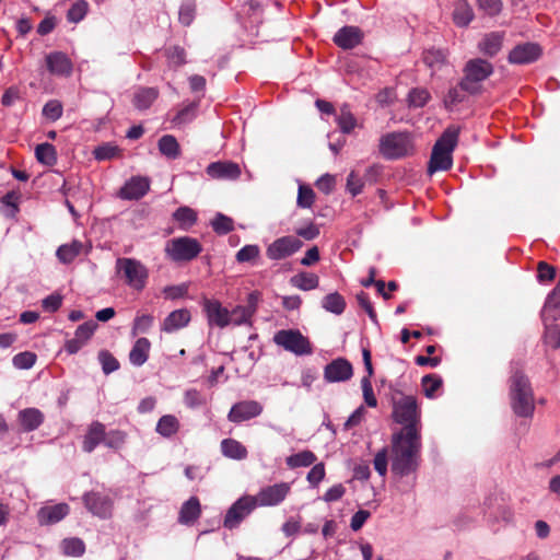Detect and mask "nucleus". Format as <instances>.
<instances>
[{
  "label": "nucleus",
  "instance_id": "nucleus-1",
  "mask_svg": "<svg viewBox=\"0 0 560 560\" xmlns=\"http://www.w3.org/2000/svg\"><path fill=\"white\" fill-rule=\"evenodd\" d=\"M421 436L407 432V435H392V472L397 477L415 474L421 460Z\"/></svg>",
  "mask_w": 560,
  "mask_h": 560
},
{
  "label": "nucleus",
  "instance_id": "nucleus-2",
  "mask_svg": "<svg viewBox=\"0 0 560 560\" xmlns=\"http://www.w3.org/2000/svg\"><path fill=\"white\" fill-rule=\"evenodd\" d=\"M392 405L393 420L402 425L394 434L407 435L408 432L421 436V409L417 398L412 395H404L400 390H395L392 396Z\"/></svg>",
  "mask_w": 560,
  "mask_h": 560
},
{
  "label": "nucleus",
  "instance_id": "nucleus-3",
  "mask_svg": "<svg viewBox=\"0 0 560 560\" xmlns=\"http://www.w3.org/2000/svg\"><path fill=\"white\" fill-rule=\"evenodd\" d=\"M510 405L513 412L521 418H532L535 411L534 390L529 378L515 370L509 380Z\"/></svg>",
  "mask_w": 560,
  "mask_h": 560
},
{
  "label": "nucleus",
  "instance_id": "nucleus-4",
  "mask_svg": "<svg viewBox=\"0 0 560 560\" xmlns=\"http://www.w3.org/2000/svg\"><path fill=\"white\" fill-rule=\"evenodd\" d=\"M459 128L455 126L447 127L433 145L430 162L428 165L429 174L439 171H447L453 165L452 153L457 145Z\"/></svg>",
  "mask_w": 560,
  "mask_h": 560
},
{
  "label": "nucleus",
  "instance_id": "nucleus-5",
  "mask_svg": "<svg viewBox=\"0 0 560 560\" xmlns=\"http://www.w3.org/2000/svg\"><path fill=\"white\" fill-rule=\"evenodd\" d=\"M115 270L130 289L141 292L147 287L149 270L140 260L129 257L117 258Z\"/></svg>",
  "mask_w": 560,
  "mask_h": 560
},
{
  "label": "nucleus",
  "instance_id": "nucleus-6",
  "mask_svg": "<svg viewBox=\"0 0 560 560\" xmlns=\"http://www.w3.org/2000/svg\"><path fill=\"white\" fill-rule=\"evenodd\" d=\"M202 252V245L197 238L180 236L170 240L165 246L166 256L174 262L191 261Z\"/></svg>",
  "mask_w": 560,
  "mask_h": 560
},
{
  "label": "nucleus",
  "instance_id": "nucleus-7",
  "mask_svg": "<svg viewBox=\"0 0 560 560\" xmlns=\"http://www.w3.org/2000/svg\"><path fill=\"white\" fill-rule=\"evenodd\" d=\"M493 73V66L481 58L467 61L464 68V78L460 85L469 94H476L480 91V82L488 79Z\"/></svg>",
  "mask_w": 560,
  "mask_h": 560
},
{
  "label": "nucleus",
  "instance_id": "nucleus-8",
  "mask_svg": "<svg viewBox=\"0 0 560 560\" xmlns=\"http://www.w3.org/2000/svg\"><path fill=\"white\" fill-rule=\"evenodd\" d=\"M412 151L413 144L408 132H390L381 138L380 152L386 159H400Z\"/></svg>",
  "mask_w": 560,
  "mask_h": 560
},
{
  "label": "nucleus",
  "instance_id": "nucleus-9",
  "mask_svg": "<svg viewBox=\"0 0 560 560\" xmlns=\"http://www.w3.org/2000/svg\"><path fill=\"white\" fill-rule=\"evenodd\" d=\"M273 341L296 355L311 354L313 349L310 340L298 329H282L275 334Z\"/></svg>",
  "mask_w": 560,
  "mask_h": 560
},
{
  "label": "nucleus",
  "instance_id": "nucleus-10",
  "mask_svg": "<svg viewBox=\"0 0 560 560\" xmlns=\"http://www.w3.org/2000/svg\"><path fill=\"white\" fill-rule=\"evenodd\" d=\"M256 500L253 495H244L235 501L228 510L223 526L228 529H234L255 510Z\"/></svg>",
  "mask_w": 560,
  "mask_h": 560
},
{
  "label": "nucleus",
  "instance_id": "nucleus-11",
  "mask_svg": "<svg viewBox=\"0 0 560 560\" xmlns=\"http://www.w3.org/2000/svg\"><path fill=\"white\" fill-rule=\"evenodd\" d=\"M303 242L295 236H282L275 240L266 249V255L271 260H281L300 250Z\"/></svg>",
  "mask_w": 560,
  "mask_h": 560
},
{
  "label": "nucleus",
  "instance_id": "nucleus-12",
  "mask_svg": "<svg viewBox=\"0 0 560 560\" xmlns=\"http://www.w3.org/2000/svg\"><path fill=\"white\" fill-rule=\"evenodd\" d=\"M291 487L288 482H280L272 486L260 489L257 495L254 497L256 500V506H275L280 504L289 494Z\"/></svg>",
  "mask_w": 560,
  "mask_h": 560
},
{
  "label": "nucleus",
  "instance_id": "nucleus-13",
  "mask_svg": "<svg viewBox=\"0 0 560 560\" xmlns=\"http://www.w3.org/2000/svg\"><path fill=\"white\" fill-rule=\"evenodd\" d=\"M84 506L95 516L108 518L112 516L113 500L101 492L90 491L83 495Z\"/></svg>",
  "mask_w": 560,
  "mask_h": 560
},
{
  "label": "nucleus",
  "instance_id": "nucleus-14",
  "mask_svg": "<svg viewBox=\"0 0 560 560\" xmlns=\"http://www.w3.org/2000/svg\"><path fill=\"white\" fill-rule=\"evenodd\" d=\"M542 55L541 47L536 43H523L516 45L508 56L512 65H526L537 61Z\"/></svg>",
  "mask_w": 560,
  "mask_h": 560
},
{
  "label": "nucleus",
  "instance_id": "nucleus-15",
  "mask_svg": "<svg viewBox=\"0 0 560 560\" xmlns=\"http://www.w3.org/2000/svg\"><path fill=\"white\" fill-rule=\"evenodd\" d=\"M262 410L261 404L256 400H242L232 406L228 419L233 423H241L258 417Z\"/></svg>",
  "mask_w": 560,
  "mask_h": 560
},
{
  "label": "nucleus",
  "instance_id": "nucleus-16",
  "mask_svg": "<svg viewBox=\"0 0 560 560\" xmlns=\"http://www.w3.org/2000/svg\"><path fill=\"white\" fill-rule=\"evenodd\" d=\"M353 375L352 364L345 358H337L324 369V378L328 383H339L350 380Z\"/></svg>",
  "mask_w": 560,
  "mask_h": 560
},
{
  "label": "nucleus",
  "instance_id": "nucleus-17",
  "mask_svg": "<svg viewBox=\"0 0 560 560\" xmlns=\"http://www.w3.org/2000/svg\"><path fill=\"white\" fill-rule=\"evenodd\" d=\"M363 32L358 26L347 25L337 31L332 42L340 48L348 50L362 43Z\"/></svg>",
  "mask_w": 560,
  "mask_h": 560
},
{
  "label": "nucleus",
  "instance_id": "nucleus-18",
  "mask_svg": "<svg viewBox=\"0 0 560 560\" xmlns=\"http://www.w3.org/2000/svg\"><path fill=\"white\" fill-rule=\"evenodd\" d=\"M46 66L52 75L70 77L73 71L71 59L62 51H52L46 56Z\"/></svg>",
  "mask_w": 560,
  "mask_h": 560
},
{
  "label": "nucleus",
  "instance_id": "nucleus-19",
  "mask_svg": "<svg viewBox=\"0 0 560 560\" xmlns=\"http://www.w3.org/2000/svg\"><path fill=\"white\" fill-rule=\"evenodd\" d=\"M105 430L106 427L104 423L94 420L92 421L86 429L85 434L82 440V450L85 453H92L98 445L105 443Z\"/></svg>",
  "mask_w": 560,
  "mask_h": 560
},
{
  "label": "nucleus",
  "instance_id": "nucleus-20",
  "mask_svg": "<svg viewBox=\"0 0 560 560\" xmlns=\"http://www.w3.org/2000/svg\"><path fill=\"white\" fill-rule=\"evenodd\" d=\"M150 189V180L147 177H131L119 190V197L125 200H138Z\"/></svg>",
  "mask_w": 560,
  "mask_h": 560
},
{
  "label": "nucleus",
  "instance_id": "nucleus-21",
  "mask_svg": "<svg viewBox=\"0 0 560 560\" xmlns=\"http://www.w3.org/2000/svg\"><path fill=\"white\" fill-rule=\"evenodd\" d=\"M203 308L210 324L220 328H224L230 325V311L223 307L218 300L206 299L203 302Z\"/></svg>",
  "mask_w": 560,
  "mask_h": 560
},
{
  "label": "nucleus",
  "instance_id": "nucleus-22",
  "mask_svg": "<svg viewBox=\"0 0 560 560\" xmlns=\"http://www.w3.org/2000/svg\"><path fill=\"white\" fill-rule=\"evenodd\" d=\"M207 174L214 179H236L241 175V168L234 162L219 161L207 166Z\"/></svg>",
  "mask_w": 560,
  "mask_h": 560
},
{
  "label": "nucleus",
  "instance_id": "nucleus-23",
  "mask_svg": "<svg viewBox=\"0 0 560 560\" xmlns=\"http://www.w3.org/2000/svg\"><path fill=\"white\" fill-rule=\"evenodd\" d=\"M504 38V32H490L478 43V49L482 55L492 58L502 49Z\"/></svg>",
  "mask_w": 560,
  "mask_h": 560
},
{
  "label": "nucleus",
  "instance_id": "nucleus-24",
  "mask_svg": "<svg viewBox=\"0 0 560 560\" xmlns=\"http://www.w3.org/2000/svg\"><path fill=\"white\" fill-rule=\"evenodd\" d=\"M44 413L37 408H25L18 415V421L24 432L38 429L44 422Z\"/></svg>",
  "mask_w": 560,
  "mask_h": 560
},
{
  "label": "nucleus",
  "instance_id": "nucleus-25",
  "mask_svg": "<svg viewBox=\"0 0 560 560\" xmlns=\"http://www.w3.org/2000/svg\"><path fill=\"white\" fill-rule=\"evenodd\" d=\"M190 318V312L186 308L173 311L165 317L162 324V330L165 332H173L184 328L189 324Z\"/></svg>",
  "mask_w": 560,
  "mask_h": 560
},
{
  "label": "nucleus",
  "instance_id": "nucleus-26",
  "mask_svg": "<svg viewBox=\"0 0 560 560\" xmlns=\"http://www.w3.org/2000/svg\"><path fill=\"white\" fill-rule=\"evenodd\" d=\"M201 515L200 501L197 497H191L189 500L183 503L178 522L183 525H192Z\"/></svg>",
  "mask_w": 560,
  "mask_h": 560
},
{
  "label": "nucleus",
  "instance_id": "nucleus-27",
  "mask_svg": "<svg viewBox=\"0 0 560 560\" xmlns=\"http://www.w3.org/2000/svg\"><path fill=\"white\" fill-rule=\"evenodd\" d=\"M151 342L148 338L141 337L137 339L129 352V361L135 366L143 365L149 358Z\"/></svg>",
  "mask_w": 560,
  "mask_h": 560
},
{
  "label": "nucleus",
  "instance_id": "nucleus-28",
  "mask_svg": "<svg viewBox=\"0 0 560 560\" xmlns=\"http://www.w3.org/2000/svg\"><path fill=\"white\" fill-rule=\"evenodd\" d=\"M69 505L59 503L51 506L42 508L38 517L40 523L55 524L65 518L69 513Z\"/></svg>",
  "mask_w": 560,
  "mask_h": 560
},
{
  "label": "nucleus",
  "instance_id": "nucleus-29",
  "mask_svg": "<svg viewBox=\"0 0 560 560\" xmlns=\"http://www.w3.org/2000/svg\"><path fill=\"white\" fill-rule=\"evenodd\" d=\"M159 97V90L156 88L141 86L137 89L132 97L133 106L139 110H145Z\"/></svg>",
  "mask_w": 560,
  "mask_h": 560
},
{
  "label": "nucleus",
  "instance_id": "nucleus-30",
  "mask_svg": "<svg viewBox=\"0 0 560 560\" xmlns=\"http://www.w3.org/2000/svg\"><path fill=\"white\" fill-rule=\"evenodd\" d=\"M221 452L225 457L242 460L248 455L247 448L237 440L224 439L221 442Z\"/></svg>",
  "mask_w": 560,
  "mask_h": 560
},
{
  "label": "nucleus",
  "instance_id": "nucleus-31",
  "mask_svg": "<svg viewBox=\"0 0 560 560\" xmlns=\"http://www.w3.org/2000/svg\"><path fill=\"white\" fill-rule=\"evenodd\" d=\"M83 244L78 240H73L69 244H63L58 247L56 256L62 264L72 262L82 252Z\"/></svg>",
  "mask_w": 560,
  "mask_h": 560
},
{
  "label": "nucleus",
  "instance_id": "nucleus-32",
  "mask_svg": "<svg viewBox=\"0 0 560 560\" xmlns=\"http://www.w3.org/2000/svg\"><path fill=\"white\" fill-rule=\"evenodd\" d=\"M173 219L180 230L188 231L197 222V212L187 206H182L173 213Z\"/></svg>",
  "mask_w": 560,
  "mask_h": 560
},
{
  "label": "nucleus",
  "instance_id": "nucleus-33",
  "mask_svg": "<svg viewBox=\"0 0 560 560\" xmlns=\"http://www.w3.org/2000/svg\"><path fill=\"white\" fill-rule=\"evenodd\" d=\"M179 430V421L173 415L162 416L158 423L155 431L163 438H171Z\"/></svg>",
  "mask_w": 560,
  "mask_h": 560
},
{
  "label": "nucleus",
  "instance_id": "nucleus-34",
  "mask_svg": "<svg viewBox=\"0 0 560 560\" xmlns=\"http://www.w3.org/2000/svg\"><path fill=\"white\" fill-rule=\"evenodd\" d=\"M290 282L293 287L303 290L310 291L314 290L319 284V278L315 273L302 271L290 279Z\"/></svg>",
  "mask_w": 560,
  "mask_h": 560
},
{
  "label": "nucleus",
  "instance_id": "nucleus-35",
  "mask_svg": "<svg viewBox=\"0 0 560 560\" xmlns=\"http://www.w3.org/2000/svg\"><path fill=\"white\" fill-rule=\"evenodd\" d=\"M317 460L316 455L308 450L302 451L300 453L290 455L285 458V463L289 468L294 469L299 467H308L314 465Z\"/></svg>",
  "mask_w": 560,
  "mask_h": 560
},
{
  "label": "nucleus",
  "instance_id": "nucleus-36",
  "mask_svg": "<svg viewBox=\"0 0 560 560\" xmlns=\"http://www.w3.org/2000/svg\"><path fill=\"white\" fill-rule=\"evenodd\" d=\"M35 156L39 163L47 166H52L57 163L56 148L48 142L40 143L36 147Z\"/></svg>",
  "mask_w": 560,
  "mask_h": 560
},
{
  "label": "nucleus",
  "instance_id": "nucleus-37",
  "mask_svg": "<svg viewBox=\"0 0 560 560\" xmlns=\"http://www.w3.org/2000/svg\"><path fill=\"white\" fill-rule=\"evenodd\" d=\"M160 152L168 159H176L180 154L179 144L176 138L172 135H165L159 140Z\"/></svg>",
  "mask_w": 560,
  "mask_h": 560
},
{
  "label": "nucleus",
  "instance_id": "nucleus-38",
  "mask_svg": "<svg viewBox=\"0 0 560 560\" xmlns=\"http://www.w3.org/2000/svg\"><path fill=\"white\" fill-rule=\"evenodd\" d=\"M474 19L471 7L466 1L456 4L453 12V20L457 26H467Z\"/></svg>",
  "mask_w": 560,
  "mask_h": 560
},
{
  "label": "nucleus",
  "instance_id": "nucleus-39",
  "mask_svg": "<svg viewBox=\"0 0 560 560\" xmlns=\"http://www.w3.org/2000/svg\"><path fill=\"white\" fill-rule=\"evenodd\" d=\"M322 305L327 312L340 315L346 308V301L341 294L334 292L323 299Z\"/></svg>",
  "mask_w": 560,
  "mask_h": 560
},
{
  "label": "nucleus",
  "instance_id": "nucleus-40",
  "mask_svg": "<svg viewBox=\"0 0 560 560\" xmlns=\"http://www.w3.org/2000/svg\"><path fill=\"white\" fill-rule=\"evenodd\" d=\"M336 121L343 133H350L357 126V119L347 104L340 107Z\"/></svg>",
  "mask_w": 560,
  "mask_h": 560
},
{
  "label": "nucleus",
  "instance_id": "nucleus-41",
  "mask_svg": "<svg viewBox=\"0 0 560 560\" xmlns=\"http://www.w3.org/2000/svg\"><path fill=\"white\" fill-rule=\"evenodd\" d=\"M165 57L167 59L168 67L177 69L186 63V51L180 46H171L165 49Z\"/></svg>",
  "mask_w": 560,
  "mask_h": 560
},
{
  "label": "nucleus",
  "instance_id": "nucleus-42",
  "mask_svg": "<svg viewBox=\"0 0 560 560\" xmlns=\"http://www.w3.org/2000/svg\"><path fill=\"white\" fill-rule=\"evenodd\" d=\"M423 62L431 69H440L446 61V54L442 49H428L423 52Z\"/></svg>",
  "mask_w": 560,
  "mask_h": 560
},
{
  "label": "nucleus",
  "instance_id": "nucleus-43",
  "mask_svg": "<svg viewBox=\"0 0 560 560\" xmlns=\"http://www.w3.org/2000/svg\"><path fill=\"white\" fill-rule=\"evenodd\" d=\"M211 226L217 234L225 235L234 230V221L223 213H217L211 221Z\"/></svg>",
  "mask_w": 560,
  "mask_h": 560
},
{
  "label": "nucleus",
  "instance_id": "nucleus-44",
  "mask_svg": "<svg viewBox=\"0 0 560 560\" xmlns=\"http://www.w3.org/2000/svg\"><path fill=\"white\" fill-rule=\"evenodd\" d=\"M260 256V248L256 244L243 246L235 255V259L240 264L250 262L255 264Z\"/></svg>",
  "mask_w": 560,
  "mask_h": 560
},
{
  "label": "nucleus",
  "instance_id": "nucleus-45",
  "mask_svg": "<svg viewBox=\"0 0 560 560\" xmlns=\"http://www.w3.org/2000/svg\"><path fill=\"white\" fill-rule=\"evenodd\" d=\"M443 380L441 376L436 374H428L422 377L421 386L423 389V394L428 398H433L435 392L442 386Z\"/></svg>",
  "mask_w": 560,
  "mask_h": 560
},
{
  "label": "nucleus",
  "instance_id": "nucleus-46",
  "mask_svg": "<svg viewBox=\"0 0 560 560\" xmlns=\"http://www.w3.org/2000/svg\"><path fill=\"white\" fill-rule=\"evenodd\" d=\"M63 553L71 557H81L85 552V544L80 538H67L62 541Z\"/></svg>",
  "mask_w": 560,
  "mask_h": 560
},
{
  "label": "nucleus",
  "instance_id": "nucleus-47",
  "mask_svg": "<svg viewBox=\"0 0 560 560\" xmlns=\"http://www.w3.org/2000/svg\"><path fill=\"white\" fill-rule=\"evenodd\" d=\"M105 443L104 445L108 448L119 450L124 446L127 440V433L122 430H105Z\"/></svg>",
  "mask_w": 560,
  "mask_h": 560
},
{
  "label": "nucleus",
  "instance_id": "nucleus-48",
  "mask_svg": "<svg viewBox=\"0 0 560 560\" xmlns=\"http://www.w3.org/2000/svg\"><path fill=\"white\" fill-rule=\"evenodd\" d=\"M89 10V3L85 0H77L67 12V19L71 23L82 21Z\"/></svg>",
  "mask_w": 560,
  "mask_h": 560
},
{
  "label": "nucleus",
  "instance_id": "nucleus-49",
  "mask_svg": "<svg viewBox=\"0 0 560 560\" xmlns=\"http://www.w3.org/2000/svg\"><path fill=\"white\" fill-rule=\"evenodd\" d=\"M430 93L427 89L415 88L408 94V104L411 107H423L430 100Z\"/></svg>",
  "mask_w": 560,
  "mask_h": 560
},
{
  "label": "nucleus",
  "instance_id": "nucleus-50",
  "mask_svg": "<svg viewBox=\"0 0 560 560\" xmlns=\"http://www.w3.org/2000/svg\"><path fill=\"white\" fill-rule=\"evenodd\" d=\"M98 361L105 374H110L120 366L118 360L108 350H101L98 352Z\"/></svg>",
  "mask_w": 560,
  "mask_h": 560
},
{
  "label": "nucleus",
  "instance_id": "nucleus-51",
  "mask_svg": "<svg viewBox=\"0 0 560 560\" xmlns=\"http://www.w3.org/2000/svg\"><path fill=\"white\" fill-rule=\"evenodd\" d=\"M465 93H467V91L462 88L460 82L458 85L451 88L444 97L445 107L450 109L456 104L464 102L466 97Z\"/></svg>",
  "mask_w": 560,
  "mask_h": 560
},
{
  "label": "nucleus",
  "instance_id": "nucleus-52",
  "mask_svg": "<svg viewBox=\"0 0 560 560\" xmlns=\"http://www.w3.org/2000/svg\"><path fill=\"white\" fill-rule=\"evenodd\" d=\"M230 324L240 326L250 320L253 314L245 306H236L230 312Z\"/></svg>",
  "mask_w": 560,
  "mask_h": 560
},
{
  "label": "nucleus",
  "instance_id": "nucleus-53",
  "mask_svg": "<svg viewBox=\"0 0 560 560\" xmlns=\"http://www.w3.org/2000/svg\"><path fill=\"white\" fill-rule=\"evenodd\" d=\"M315 200L314 190L308 187L301 185L298 192V206L301 208H311Z\"/></svg>",
  "mask_w": 560,
  "mask_h": 560
},
{
  "label": "nucleus",
  "instance_id": "nucleus-54",
  "mask_svg": "<svg viewBox=\"0 0 560 560\" xmlns=\"http://www.w3.org/2000/svg\"><path fill=\"white\" fill-rule=\"evenodd\" d=\"M557 275L556 268L546 261H539L537 265V279L539 282H551Z\"/></svg>",
  "mask_w": 560,
  "mask_h": 560
},
{
  "label": "nucleus",
  "instance_id": "nucleus-55",
  "mask_svg": "<svg viewBox=\"0 0 560 560\" xmlns=\"http://www.w3.org/2000/svg\"><path fill=\"white\" fill-rule=\"evenodd\" d=\"M43 115L51 121L58 120L62 116V105L59 101H49L43 107Z\"/></svg>",
  "mask_w": 560,
  "mask_h": 560
},
{
  "label": "nucleus",
  "instance_id": "nucleus-56",
  "mask_svg": "<svg viewBox=\"0 0 560 560\" xmlns=\"http://www.w3.org/2000/svg\"><path fill=\"white\" fill-rule=\"evenodd\" d=\"M153 325V316L152 315H141L135 318L132 326V335L137 336L138 334H144L149 331V329Z\"/></svg>",
  "mask_w": 560,
  "mask_h": 560
},
{
  "label": "nucleus",
  "instance_id": "nucleus-57",
  "mask_svg": "<svg viewBox=\"0 0 560 560\" xmlns=\"http://www.w3.org/2000/svg\"><path fill=\"white\" fill-rule=\"evenodd\" d=\"M35 362L36 355L28 351L18 353L13 357V364L18 369H31Z\"/></svg>",
  "mask_w": 560,
  "mask_h": 560
},
{
  "label": "nucleus",
  "instance_id": "nucleus-58",
  "mask_svg": "<svg viewBox=\"0 0 560 560\" xmlns=\"http://www.w3.org/2000/svg\"><path fill=\"white\" fill-rule=\"evenodd\" d=\"M119 154V149L116 145L104 144L94 150V156L98 161L110 160Z\"/></svg>",
  "mask_w": 560,
  "mask_h": 560
},
{
  "label": "nucleus",
  "instance_id": "nucleus-59",
  "mask_svg": "<svg viewBox=\"0 0 560 560\" xmlns=\"http://www.w3.org/2000/svg\"><path fill=\"white\" fill-rule=\"evenodd\" d=\"M478 7L486 14L495 16L502 11L503 4L501 0H478Z\"/></svg>",
  "mask_w": 560,
  "mask_h": 560
},
{
  "label": "nucleus",
  "instance_id": "nucleus-60",
  "mask_svg": "<svg viewBox=\"0 0 560 560\" xmlns=\"http://www.w3.org/2000/svg\"><path fill=\"white\" fill-rule=\"evenodd\" d=\"M361 386L365 404L371 408H375L377 406V399L374 395L373 387L371 381L369 380V376H364L361 380Z\"/></svg>",
  "mask_w": 560,
  "mask_h": 560
},
{
  "label": "nucleus",
  "instance_id": "nucleus-61",
  "mask_svg": "<svg viewBox=\"0 0 560 560\" xmlns=\"http://www.w3.org/2000/svg\"><path fill=\"white\" fill-rule=\"evenodd\" d=\"M374 469L378 472L380 476L384 477L387 474L388 458H387V448L384 447L378 451L373 460Z\"/></svg>",
  "mask_w": 560,
  "mask_h": 560
},
{
  "label": "nucleus",
  "instance_id": "nucleus-62",
  "mask_svg": "<svg viewBox=\"0 0 560 560\" xmlns=\"http://www.w3.org/2000/svg\"><path fill=\"white\" fill-rule=\"evenodd\" d=\"M184 401L189 408H196L206 404L203 395L197 389L187 390L184 396Z\"/></svg>",
  "mask_w": 560,
  "mask_h": 560
},
{
  "label": "nucleus",
  "instance_id": "nucleus-63",
  "mask_svg": "<svg viewBox=\"0 0 560 560\" xmlns=\"http://www.w3.org/2000/svg\"><path fill=\"white\" fill-rule=\"evenodd\" d=\"M363 186H364V184H363L362 179L358 176V174L354 171L350 172V174L347 177L348 191L353 197L358 196L359 194H361Z\"/></svg>",
  "mask_w": 560,
  "mask_h": 560
},
{
  "label": "nucleus",
  "instance_id": "nucleus-64",
  "mask_svg": "<svg viewBox=\"0 0 560 560\" xmlns=\"http://www.w3.org/2000/svg\"><path fill=\"white\" fill-rule=\"evenodd\" d=\"M97 324L94 322H85L82 325H80L75 330V337L78 339H81L83 343H85L94 334V330L96 329Z\"/></svg>",
  "mask_w": 560,
  "mask_h": 560
}]
</instances>
